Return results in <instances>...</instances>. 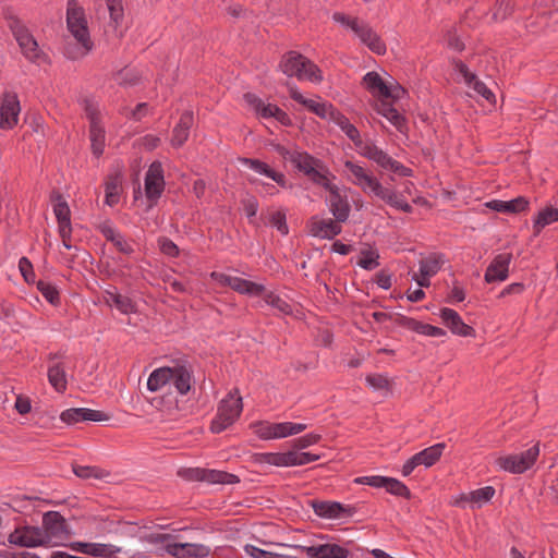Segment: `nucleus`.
I'll return each mask as SVG.
<instances>
[{
  "instance_id": "obj_1",
  "label": "nucleus",
  "mask_w": 558,
  "mask_h": 558,
  "mask_svg": "<svg viewBox=\"0 0 558 558\" xmlns=\"http://www.w3.org/2000/svg\"><path fill=\"white\" fill-rule=\"evenodd\" d=\"M279 69L289 77H296L299 81L320 83L323 81L322 70L302 53L290 50L286 52L280 62Z\"/></svg>"
},
{
  "instance_id": "obj_2",
  "label": "nucleus",
  "mask_w": 558,
  "mask_h": 558,
  "mask_svg": "<svg viewBox=\"0 0 558 558\" xmlns=\"http://www.w3.org/2000/svg\"><path fill=\"white\" fill-rule=\"evenodd\" d=\"M4 17L8 22V27L17 41L23 56L31 62H37L44 53L40 50L37 40L31 34L29 29L11 11L5 12Z\"/></svg>"
},
{
  "instance_id": "obj_3",
  "label": "nucleus",
  "mask_w": 558,
  "mask_h": 558,
  "mask_svg": "<svg viewBox=\"0 0 558 558\" xmlns=\"http://www.w3.org/2000/svg\"><path fill=\"white\" fill-rule=\"evenodd\" d=\"M66 25L83 49L81 54H87L93 49V41L89 37L84 9L78 5V0H68Z\"/></svg>"
},
{
  "instance_id": "obj_4",
  "label": "nucleus",
  "mask_w": 558,
  "mask_h": 558,
  "mask_svg": "<svg viewBox=\"0 0 558 558\" xmlns=\"http://www.w3.org/2000/svg\"><path fill=\"white\" fill-rule=\"evenodd\" d=\"M243 409L242 398L239 390L230 391L219 403L217 414L211 421L210 430L215 434L223 432L231 426L240 416Z\"/></svg>"
},
{
  "instance_id": "obj_5",
  "label": "nucleus",
  "mask_w": 558,
  "mask_h": 558,
  "mask_svg": "<svg viewBox=\"0 0 558 558\" xmlns=\"http://www.w3.org/2000/svg\"><path fill=\"white\" fill-rule=\"evenodd\" d=\"M359 153L363 157L375 162L385 171H390L399 177L413 175L411 168H408L398 160L393 159L372 141H366L365 144L360 148Z\"/></svg>"
},
{
  "instance_id": "obj_6",
  "label": "nucleus",
  "mask_w": 558,
  "mask_h": 558,
  "mask_svg": "<svg viewBox=\"0 0 558 558\" xmlns=\"http://www.w3.org/2000/svg\"><path fill=\"white\" fill-rule=\"evenodd\" d=\"M290 161L293 166L306 175L313 183L323 185L327 184L328 169L322 160L315 158L306 151L294 150L290 156Z\"/></svg>"
},
{
  "instance_id": "obj_7",
  "label": "nucleus",
  "mask_w": 558,
  "mask_h": 558,
  "mask_svg": "<svg viewBox=\"0 0 558 558\" xmlns=\"http://www.w3.org/2000/svg\"><path fill=\"white\" fill-rule=\"evenodd\" d=\"M178 475L185 481L207 482L209 484H236L240 482L235 474L204 468L181 469L178 471Z\"/></svg>"
},
{
  "instance_id": "obj_8",
  "label": "nucleus",
  "mask_w": 558,
  "mask_h": 558,
  "mask_svg": "<svg viewBox=\"0 0 558 558\" xmlns=\"http://www.w3.org/2000/svg\"><path fill=\"white\" fill-rule=\"evenodd\" d=\"M41 535L46 545H58L69 537V527L64 517L58 511H48L43 515Z\"/></svg>"
},
{
  "instance_id": "obj_9",
  "label": "nucleus",
  "mask_w": 558,
  "mask_h": 558,
  "mask_svg": "<svg viewBox=\"0 0 558 558\" xmlns=\"http://www.w3.org/2000/svg\"><path fill=\"white\" fill-rule=\"evenodd\" d=\"M538 454L539 447L536 444L524 452L497 458L496 464L506 472L521 474L536 462Z\"/></svg>"
},
{
  "instance_id": "obj_10",
  "label": "nucleus",
  "mask_w": 558,
  "mask_h": 558,
  "mask_svg": "<svg viewBox=\"0 0 558 558\" xmlns=\"http://www.w3.org/2000/svg\"><path fill=\"white\" fill-rule=\"evenodd\" d=\"M163 168L160 161H154L145 174V195L149 208L154 207L165 191Z\"/></svg>"
},
{
  "instance_id": "obj_11",
  "label": "nucleus",
  "mask_w": 558,
  "mask_h": 558,
  "mask_svg": "<svg viewBox=\"0 0 558 558\" xmlns=\"http://www.w3.org/2000/svg\"><path fill=\"white\" fill-rule=\"evenodd\" d=\"M20 100L14 92H4L0 100V129L12 130L19 122Z\"/></svg>"
},
{
  "instance_id": "obj_12",
  "label": "nucleus",
  "mask_w": 558,
  "mask_h": 558,
  "mask_svg": "<svg viewBox=\"0 0 558 558\" xmlns=\"http://www.w3.org/2000/svg\"><path fill=\"white\" fill-rule=\"evenodd\" d=\"M344 172L348 180L359 186L364 193L372 194L379 183L378 179L369 173L364 167L351 160L344 161Z\"/></svg>"
},
{
  "instance_id": "obj_13",
  "label": "nucleus",
  "mask_w": 558,
  "mask_h": 558,
  "mask_svg": "<svg viewBox=\"0 0 558 558\" xmlns=\"http://www.w3.org/2000/svg\"><path fill=\"white\" fill-rule=\"evenodd\" d=\"M8 542L11 545L34 548L38 546H46L43 535L41 529L38 526L25 525L16 527L10 535L8 536Z\"/></svg>"
},
{
  "instance_id": "obj_14",
  "label": "nucleus",
  "mask_w": 558,
  "mask_h": 558,
  "mask_svg": "<svg viewBox=\"0 0 558 558\" xmlns=\"http://www.w3.org/2000/svg\"><path fill=\"white\" fill-rule=\"evenodd\" d=\"M50 201L53 205V213L58 221L59 234L61 238H66L72 233L70 207L62 194L58 191L51 192Z\"/></svg>"
},
{
  "instance_id": "obj_15",
  "label": "nucleus",
  "mask_w": 558,
  "mask_h": 558,
  "mask_svg": "<svg viewBox=\"0 0 558 558\" xmlns=\"http://www.w3.org/2000/svg\"><path fill=\"white\" fill-rule=\"evenodd\" d=\"M322 186L329 192L327 201L335 219L338 222L347 221L351 210L347 196H342L338 186L330 183L329 180H327V184H323Z\"/></svg>"
},
{
  "instance_id": "obj_16",
  "label": "nucleus",
  "mask_w": 558,
  "mask_h": 558,
  "mask_svg": "<svg viewBox=\"0 0 558 558\" xmlns=\"http://www.w3.org/2000/svg\"><path fill=\"white\" fill-rule=\"evenodd\" d=\"M171 374L169 376V384H172L178 393L185 396L192 388L193 385V368L192 366L184 363H177L173 366H169Z\"/></svg>"
},
{
  "instance_id": "obj_17",
  "label": "nucleus",
  "mask_w": 558,
  "mask_h": 558,
  "mask_svg": "<svg viewBox=\"0 0 558 558\" xmlns=\"http://www.w3.org/2000/svg\"><path fill=\"white\" fill-rule=\"evenodd\" d=\"M289 95L294 101L304 106L308 111L315 113L322 119H331L337 111L331 104L317 102L313 99L305 98L294 85H289Z\"/></svg>"
},
{
  "instance_id": "obj_18",
  "label": "nucleus",
  "mask_w": 558,
  "mask_h": 558,
  "mask_svg": "<svg viewBox=\"0 0 558 558\" xmlns=\"http://www.w3.org/2000/svg\"><path fill=\"white\" fill-rule=\"evenodd\" d=\"M511 253H500L494 257L486 268L484 279L487 283L505 281L509 276Z\"/></svg>"
},
{
  "instance_id": "obj_19",
  "label": "nucleus",
  "mask_w": 558,
  "mask_h": 558,
  "mask_svg": "<svg viewBox=\"0 0 558 558\" xmlns=\"http://www.w3.org/2000/svg\"><path fill=\"white\" fill-rule=\"evenodd\" d=\"M439 316L446 327L449 328L453 335L460 337L475 336V329L472 326L465 324L457 311L449 307H444L440 310Z\"/></svg>"
},
{
  "instance_id": "obj_20",
  "label": "nucleus",
  "mask_w": 558,
  "mask_h": 558,
  "mask_svg": "<svg viewBox=\"0 0 558 558\" xmlns=\"http://www.w3.org/2000/svg\"><path fill=\"white\" fill-rule=\"evenodd\" d=\"M108 418L109 416L102 411L87 408H72L63 411L60 414V420L69 425H73L83 421L101 422L107 421Z\"/></svg>"
},
{
  "instance_id": "obj_21",
  "label": "nucleus",
  "mask_w": 558,
  "mask_h": 558,
  "mask_svg": "<svg viewBox=\"0 0 558 558\" xmlns=\"http://www.w3.org/2000/svg\"><path fill=\"white\" fill-rule=\"evenodd\" d=\"M314 512L322 518L341 519L353 515L355 509L337 501H314Z\"/></svg>"
},
{
  "instance_id": "obj_22",
  "label": "nucleus",
  "mask_w": 558,
  "mask_h": 558,
  "mask_svg": "<svg viewBox=\"0 0 558 558\" xmlns=\"http://www.w3.org/2000/svg\"><path fill=\"white\" fill-rule=\"evenodd\" d=\"M166 551L175 558H204L209 555L210 549L202 544L172 543L166 545Z\"/></svg>"
},
{
  "instance_id": "obj_23",
  "label": "nucleus",
  "mask_w": 558,
  "mask_h": 558,
  "mask_svg": "<svg viewBox=\"0 0 558 558\" xmlns=\"http://www.w3.org/2000/svg\"><path fill=\"white\" fill-rule=\"evenodd\" d=\"M354 34L364 45L368 47L372 52L379 56L386 53V44L368 24L362 22L357 28H354Z\"/></svg>"
},
{
  "instance_id": "obj_24",
  "label": "nucleus",
  "mask_w": 558,
  "mask_h": 558,
  "mask_svg": "<svg viewBox=\"0 0 558 558\" xmlns=\"http://www.w3.org/2000/svg\"><path fill=\"white\" fill-rule=\"evenodd\" d=\"M341 231L340 222L336 219H319L313 217L310 221V233L316 238L333 239L336 235L340 234Z\"/></svg>"
},
{
  "instance_id": "obj_25",
  "label": "nucleus",
  "mask_w": 558,
  "mask_h": 558,
  "mask_svg": "<svg viewBox=\"0 0 558 558\" xmlns=\"http://www.w3.org/2000/svg\"><path fill=\"white\" fill-rule=\"evenodd\" d=\"M373 195L380 198L389 206L403 213H412L413 207L393 189L385 187L380 182L372 192Z\"/></svg>"
},
{
  "instance_id": "obj_26",
  "label": "nucleus",
  "mask_w": 558,
  "mask_h": 558,
  "mask_svg": "<svg viewBox=\"0 0 558 558\" xmlns=\"http://www.w3.org/2000/svg\"><path fill=\"white\" fill-rule=\"evenodd\" d=\"M194 123L193 112L184 111L177 125L172 130L171 145L175 148L181 147L189 138L190 130Z\"/></svg>"
},
{
  "instance_id": "obj_27",
  "label": "nucleus",
  "mask_w": 558,
  "mask_h": 558,
  "mask_svg": "<svg viewBox=\"0 0 558 558\" xmlns=\"http://www.w3.org/2000/svg\"><path fill=\"white\" fill-rule=\"evenodd\" d=\"M486 207L497 213L519 214L527 209L529 201L523 196H519L511 201L494 199L487 202Z\"/></svg>"
},
{
  "instance_id": "obj_28",
  "label": "nucleus",
  "mask_w": 558,
  "mask_h": 558,
  "mask_svg": "<svg viewBox=\"0 0 558 558\" xmlns=\"http://www.w3.org/2000/svg\"><path fill=\"white\" fill-rule=\"evenodd\" d=\"M242 162L244 165L248 166L255 172L270 178L276 183H278L281 187H287L286 175L282 172L275 171L266 162L260 161L258 159H252V158H243Z\"/></svg>"
},
{
  "instance_id": "obj_29",
  "label": "nucleus",
  "mask_w": 558,
  "mask_h": 558,
  "mask_svg": "<svg viewBox=\"0 0 558 558\" xmlns=\"http://www.w3.org/2000/svg\"><path fill=\"white\" fill-rule=\"evenodd\" d=\"M100 233L104 238L111 242L116 248L125 255H131L134 252L132 245L123 238V235L117 232L109 223H102L99 227Z\"/></svg>"
},
{
  "instance_id": "obj_30",
  "label": "nucleus",
  "mask_w": 558,
  "mask_h": 558,
  "mask_svg": "<svg viewBox=\"0 0 558 558\" xmlns=\"http://www.w3.org/2000/svg\"><path fill=\"white\" fill-rule=\"evenodd\" d=\"M366 88L373 94L384 98L398 97L393 95L391 88L385 84L380 75L376 72H368L363 77Z\"/></svg>"
},
{
  "instance_id": "obj_31",
  "label": "nucleus",
  "mask_w": 558,
  "mask_h": 558,
  "mask_svg": "<svg viewBox=\"0 0 558 558\" xmlns=\"http://www.w3.org/2000/svg\"><path fill=\"white\" fill-rule=\"evenodd\" d=\"M105 302L109 306H114L122 314L136 312L133 301L129 296L120 294L116 289L113 291L107 290L105 292Z\"/></svg>"
},
{
  "instance_id": "obj_32",
  "label": "nucleus",
  "mask_w": 558,
  "mask_h": 558,
  "mask_svg": "<svg viewBox=\"0 0 558 558\" xmlns=\"http://www.w3.org/2000/svg\"><path fill=\"white\" fill-rule=\"evenodd\" d=\"M331 120L337 123L341 131L353 142L357 150H360L366 141L362 140L360 131L349 121V119L339 111H336Z\"/></svg>"
},
{
  "instance_id": "obj_33",
  "label": "nucleus",
  "mask_w": 558,
  "mask_h": 558,
  "mask_svg": "<svg viewBox=\"0 0 558 558\" xmlns=\"http://www.w3.org/2000/svg\"><path fill=\"white\" fill-rule=\"evenodd\" d=\"M73 549L94 557H110L118 551L112 545L93 543H76Z\"/></svg>"
},
{
  "instance_id": "obj_34",
  "label": "nucleus",
  "mask_w": 558,
  "mask_h": 558,
  "mask_svg": "<svg viewBox=\"0 0 558 558\" xmlns=\"http://www.w3.org/2000/svg\"><path fill=\"white\" fill-rule=\"evenodd\" d=\"M48 381L58 392H64L68 387V379L64 365L54 363L48 368Z\"/></svg>"
},
{
  "instance_id": "obj_35",
  "label": "nucleus",
  "mask_w": 558,
  "mask_h": 558,
  "mask_svg": "<svg viewBox=\"0 0 558 558\" xmlns=\"http://www.w3.org/2000/svg\"><path fill=\"white\" fill-rule=\"evenodd\" d=\"M557 221L558 208H555L553 206H546L545 208L538 211L533 221L534 235L537 236L545 227Z\"/></svg>"
},
{
  "instance_id": "obj_36",
  "label": "nucleus",
  "mask_w": 558,
  "mask_h": 558,
  "mask_svg": "<svg viewBox=\"0 0 558 558\" xmlns=\"http://www.w3.org/2000/svg\"><path fill=\"white\" fill-rule=\"evenodd\" d=\"M244 99L259 117L265 119L275 118V110L279 109L277 105L265 104L259 97L252 93L244 94Z\"/></svg>"
},
{
  "instance_id": "obj_37",
  "label": "nucleus",
  "mask_w": 558,
  "mask_h": 558,
  "mask_svg": "<svg viewBox=\"0 0 558 558\" xmlns=\"http://www.w3.org/2000/svg\"><path fill=\"white\" fill-rule=\"evenodd\" d=\"M377 112L388 119L398 131L403 132L405 129V119L404 117L392 107V105L388 101H381L377 106Z\"/></svg>"
},
{
  "instance_id": "obj_38",
  "label": "nucleus",
  "mask_w": 558,
  "mask_h": 558,
  "mask_svg": "<svg viewBox=\"0 0 558 558\" xmlns=\"http://www.w3.org/2000/svg\"><path fill=\"white\" fill-rule=\"evenodd\" d=\"M232 290L240 294H246L250 296H260L265 293L266 288L260 283H256L240 277H235L233 280Z\"/></svg>"
},
{
  "instance_id": "obj_39",
  "label": "nucleus",
  "mask_w": 558,
  "mask_h": 558,
  "mask_svg": "<svg viewBox=\"0 0 558 558\" xmlns=\"http://www.w3.org/2000/svg\"><path fill=\"white\" fill-rule=\"evenodd\" d=\"M444 449L445 444L439 442L415 453L414 456L416 459H418L420 465H425L426 468H429L440 459Z\"/></svg>"
},
{
  "instance_id": "obj_40",
  "label": "nucleus",
  "mask_w": 558,
  "mask_h": 558,
  "mask_svg": "<svg viewBox=\"0 0 558 558\" xmlns=\"http://www.w3.org/2000/svg\"><path fill=\"white\" fill-rule=\"evenodd\" d=\"M121 190V177L119 174H111L105 182V203L112 207L118 204Z\"/></svg>"
},
{
  "instance_id": "obj_41",
  "label": "nucleus",
  "mask_w": 558,
  "mask_h": 558,
  "mask_svg": "<svg viewBox=\"0 0 558 558\" xmlns=\"http://www.w3.org/2000/svg\"><path fill=\"white\" fill-rule=\"evenodd\" d=\"M89 140L92 151L96 157L102 155L105 149L106 132L102 124L89 125Z\"/></svg>"
},
{
  "instance_id": "obj_42",
  "label": "nucleus",
  "mask_w": 558,
  "mask_h": 558,
  "mask_svg": "<svg viewBox=\"0 0 558 558\" xmlns=\"http://www.w3.org/2000/svg\"><path fill=\"white\" fill-rule=\"evenodd\" d=\"M444 255L439 253L429 254L427 257L420 260L421 275L435 276L444 265Z\"/></svg>"
},
{
  "instance_id": "obj_43",
  "label": "nucleus",
  "mask_w": 558,
  "mask_h": 558,
  "mask_svg": "<svg viewBox=\"0 0 558 558\" xmlns=\"http://www.w3.org/2000/svg\"><path fill=\"white\" fill-rule=\"evenodd\" d=\"M263 461L276 466H294V451L264 453Z\"/></svg>"
},
{
  "instance_id": "obj_44",
  "label": "nucleus",
  "mask_w": 558,
  "mask_h": 558,
  "mask_svg": "<svg viewBox=\"0 0 558 558\" xmlns=\"http://www.w3.org/2000/svg\"><path fill=\"white\" fill-rule=\"evenodd\" d=\"M171 369L169 366L159 367L155 369L148 377L147 388L150 391H157L161 389L166 384H169V376Z\"/></svg>"
},
{
  "instance_id": "obj_45",
  "label": "nucleus",
  "mask_w": 558,
  "mask_h": 558,
  "mask_svg": "<svg viewBox=\"0 0 558 558\" xmlns=\"http://www.w3.org/2000/svg\"><path fill=\"white\" fill-rule=\"evenodd\" d=\"M307 427L306 424L302 423H292V422H282V423H275V427L272 429L275 430L276 438H284L288 436L296 435L305 430Z\"/></svg>"
},
{
  "instance_id": "obj_46",
  "label": "nucleus",
  "mask_w": 558,
  "mask_h": 558,
  "mask_svg": "<svg viewBox=\"0 0 558 558\" xmlns=\"http://www.w3.org/2000/svg\"><path fill=\"white\" fill-rule=\"evenodd\" d=\"M72 470H73V473L82 480H89V478L101 480L108 475L107 472H105L104 470H101L98 466L72 464Z\"/></svg>"
},
{
  "instance_id": "obj_47",
  "label": "nucleus",
  "mask_w": 558,
  "mask_h": 558,
  "mask_svg": "<svg viewBox=\"0 0 558 558\" xmlns=\"http://www.w3.org/2000/svg\"><path fill=\"white\" fill-rule=\"evenodd\" d=\"M36 286L38 291L51 305L57 306L60 304V293L56 286L45 280L37 281Z\"/></svg>"
},
{
  "instance_id": "obj_48",
  "label": "nucleus",
  "mask_w": 558,
  "mask_h": 558,
  "mask_svg": "<svg viewBox=\"0 0 558 558\" xmlns=\"http://www.w3.org/2000/svg\"><path fill=\"white\" fill-rule=\"evenodd\" d=\"M384 488L395 496L403 497L405 499L411 498V492L407 485L393 477H387V482H385Z\"/></svg>"
},
{
  "instance_id": "obj_49",
  "label": "nucleus",
  "mask_w": 558,
  "mask_h": 558,
  "mask_svg": "<svg viewBox=\"0 0 558 558\" xmlns=\"http://www.w3.org/2000/svg\"><path fill=\"white\" fill-rule=\"evenodd\" d=\"M82 105H83L84 112H85L87 119L89 120V125H94V123L100 124L101 121H100V111H99L98 104L94 99L85 97L82 100Z\"/></svg>"
},
{
  "instance_id": "obj_50",
  "label": "nucleus",
  "mask_w": 558,
  "mask_h": 558,
  "mask_svg": "<svg viewBox=\"0 0 558 558\" xmlns=\"http://www.w3.org/2000/svg\"><path fill=\"white\" fill-rule=\"evenodd\" d=\"M322 558H348L350 550L338 544H322Z\"/></svg>"
},
{
  "instance_id": "obj_51",
  "label": "nucleus",
  "mask_w": 558,
  "mask_h": 558,
  "mask_svg": "<svg viewBox=\"0 0 558 558\" xmlns=\"http://www.w3.org/2000/svg\"><path fill=\"white\" fill-rule=\"evenodd\" d=\"M494 495L495 488L493 486H485L471 492L469 498L472 500V504L481 507L483 504L489 501Z\"/></svg>"
},
{
  "instance_id": "obj_52",
  "label": "nucleus",
  "mask_w": 558,
  "mask_h": 558,
  "mask_svg": "<svg viewBox=\"0 0 558 558\" xmlns=\"http://www.w3.org/2000/svg\"><path fill=\"white\" fill-rule=\"evenodd\" d=\"M117 81L122 86H134L140 82V75L135 70L124 68L117 73Z\"/></svg>"
},
{
  "instance_id": "obj_53",
  "label": "nucleus",
  "mask_w": 558,
  "mask_h": 558,
  "mask_svg": "<svg viewBox=\"0 0 558 558\" xmlns=\"http://www.w3.org/2000/svg\"><path fill=\"white\" fill-rule=\"evenodd\" d=\"M264 299H265L267 304H269L272 307L279 310L281 313H283V314H291L292 313L291 305L287 301L281 299L279 295H277V294H275L272 292H269V293L265 294Z\"/></svg>"
},
{
  "instance_id": "obj_54",
  "label": "nucleus",
  "mask_w": 558,
  "mask_h": 558,
  "mask_svg": "<svg viewBox=\"0 0 558 558\" xmlns=\"http://www.w3.org/2000/svg\"><path fill=\"white\" fill-rule=\"evenodd\" d=\"M379 255L374 251H363L362 257L359 259L357 265L365 270H373L379 266Z\"/></svg>"
},
{
  "instance_id": "obj_55",
  "label": "nucleus",
  "mask_w": 558,
  "mask_h": 558,
  "mask_svg": "<svg viewBox=\"0 0 558 558\" xmlns=\"http://www.w3.org/2000/svg\"><path fill=\"white\" fill-rule=\"evenodd\" d=\"M111 21L118 26L123 19L122 0H105Z\"/></svg>"
},
{
  "instance_id": "obj_56",
  "label": "nucleus",
  "mask_w": 558,
  "mask_h": 558,
  "mask_svg": "<svg viewBox=\"0 0 558 558\" xmlns=\"http://www.w3.org/2000/svg\"><path fill=\"white\" fill-rule=\"evenodd\" d=\"M366 383L375 390H389L390 380L381 374H371L366 376Z\"/></svg>"
},
{
  "instance_id": "obj_57",
  "label": "nucleus",
  "mask_w": 558,
  "mask_h": 558,
  "mask_svg": "<svg viewBox=\"0 0 558 558\" xmlns=\"http://www.w3.org/2000/svg\"><path fill=\"white\" fill-rule=\"evenodd\" d=\"M332 20L348 28H350L354 33V28H357L362 22L357 17H351L342 12H335L332 14Z\"/></svg>"
},
{
  "instance_id": "obj_58",
  "label": "nucleus",
  "mask_w": 558,
  "mask_h": 558,
  "mask_svg": "<svg viewBox=\"0 0 558 558\" xmlns=\"http://www.w3.org/2000/svg\"><path fill=\"white\" fill-rule=\"evenodd\" d=\"M269 222L276 227L277 230L286 235L289 232V228L286 221V214L283 211H275L270 215Z\"/></svg>"
},
{
  "instance_id": "obj_59",
  "label": "nucleus",
  "mask_w": 558,
  "mask_h": 558,
  "mask_svg": "<svg viewBox=\"0 0 558 558\" xmlns=\"http://www.w3.org/2000/svg\"><path fill=\"white\" fill-rule=\"evenodd\" d=\"M385 482H387V477L380 475L360 476L354 480L356 484L368 485L376 488L384 487Z\"/></svg>"
},
{
  "instance_id": "obj_60",
  "label": "nucleus",
  "mask_w": 558,
  "mask_h": 558,
  "mask_svg": "<svg viewBox=\"0 0 558 558\" xmlns=\"http://www.w3.org/2000/svg\"><path fill=\"white\" fill-rule=\"evenodd\" d=\"M452 65L457 72H459L463 78L466 85L471 86L473 81L475 80L476 75L472 72H470L468 65L462 62L461 60L453 59Z\"/></svg>"
},
{
  "instance_id": "obj_61",
  "label": "nucleus",
  "mask_w": 558,
  "mask_h": 558,
  "mask_svg": "<svg viewBox=\"0 0 558 558\" xmlns=\"http://www.w3.org/2000/svg\"><path fill=\"white\" fill-rule=\"evenodd\" d=\"M158 244H159L160 251L163 254H166L170 257L179 256V247L172 240H170L166 236H162L158 240Z\"/></svg>"
},
{
  "instance_id": "obj_62",
  "label": "nucleus",
  "mask_w": 558,
  "mask_h": 558,
  "mask_svg": "<svg viewBox=\"0 0 558 558\" xmlns=\"http://www.w3.org/2000/svg\"><path fill=\"white\" fill-rule=\"evenodd\" d=\"M19 269L21 271V275L23 276L24 280L26 282H33L35 279V272L33 269V265L31 260L27 257H22L19 260Z\"/></svg>"
},
{
  "instance_id": "obj_63",
  "label": "nucleus",
  "mask_w": 558,
  "mask_h": 558,
  "mask_svg": "<svg viewBox=\"0 0 558 558\" xmlns=\"http://www.w3.org/2000/svg\"><path fill=\"white\" fill-rule=\"evenodd\" d=\"M470 87H472L478 95L484 97L487 101H489V102L495 101L494 93L485 85V83L480 81L477 78V76L475 77V80L473 81V83Z\"/></svg>"
},
{
  "instance_id": "obj_64",
  "label": "nucleus",
  "mask_w": 558,
  "mask_h": 558,
  "mask_svg": "<svg viewBox=\"0 0 558 558\" xmlns=\"http://www.w3.org/2000/svg\"><path fill=\"white\" fill-rule=\"evenodd\" d=\"M244 551L252 558H279L277 554L266 551L251 544L244 546Z\"/></svg>"
}]
</instances>
